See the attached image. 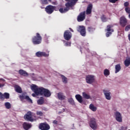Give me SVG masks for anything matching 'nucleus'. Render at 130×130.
I'll use <instances>...</instances> for the list:
<instances>
[{"instance_id": "864d4df0", "label": "nucleus", "mask_w": 130, "mask_h": 130, "mask_svg": "<svg viewBox=\"0 0 130 130\" xmlns=\"http://www.w3.org/2000/svg\"><path fill=\"white\" fill-rule=\"evenodd\" d=\"M41 9H43V8L41 7Z\"/></svg>"}, {"instance_id": "7c9ffc66", "label": "nucleus", "mask_w": 130, "mask_h": 130, "mask_svg": "<svg viewBox=\"0 0 130 130\" xmlns=\"http://www.w3.org/2000/svg\"><path fill=\"white\" fill-rule=\"evenodd\" d=\"M101 19L104 23L105 22H107V18L105 16L104 14L102 15L101 17Z\"/></svg>"}, {"instance_id": "ddd939ff", "label": "nucleus", "mask_w": 130, "mask_h": 130, "mask_svg": "<svg viewBox=\"0 0 130 130\" xmlns=\"http://www.w3.org/2000/svg\"><path fill=\"white\" fill-rule=\"evenodd\" d=\"M119 23L121 27H124L126 26V24H127V19H126V18H125L124 16H122L120 18Z\"/></svg>"}, {"instance_id": "f3484780", "label": "nucleus", "mask_w": 130, "mask_h": 130, "mask_svg": "<svg viewBox=\"0 0 130 130\" xmlns=\"http://www.w3.org/2000/svg\"><path fill=\"white\" fill-rule=\"evenodd\" d=\"M22 126L24 130H29L31 127H32V124L27 122H24L22 124Z\"/></svg>"}, {"instance_id": "2eb2a0df", "label": "nucleus", "mask_w": 130, "mask_h": 130, "mask_svg": "<svg viewBox=\"0 0 130 130\" xmlns=\"http://www.w3.org/2000/svg\"><path fill=\"white\" fill-rule=\"evenodd\" d=\"M89 125L92 129H97V123H96L95 119H91L89 122Z\"/></svg>"}, {"instance_id": "aec40b11", "label": "nucleus", "mask_w": 130, "mask_h": 130, "mask_svg": "<svg viewBox=\"0 0 130 130\" xmlns=\"http://www.w3.org/2000/svg\"><path fill=\"white\" fill-rule=\"evenodd\" d=\"M19 74L23 77H28V76H29L28 73L23 70H20L19 71Z\"/></svg>"}, {"instance_id": "9d476101", "label": "nucleus", "mask_w": 130, "mask_h": 130, "mask_svg": "<svg viewBox=\"0 0 130 130\" xmlns=\"http://www.w3.org/2000/svg\"><path fill=\"white\" fill-rule=\"evenodd\" d=\"M86 19V11L81 12L77 17L78 22H83Z\"/></svg>"}, {"instance_id": "37998d69", "label": "nucleus", "mask_w": 130, "mask_h": 130, "mask_svg": "<svg viewBox=\"0 0 130 130\" xmlns=\"http://www.w3.org/2000/svg\"><path fill=\"white\" fill-rule=\"evenodd\" d=\"M125 11L126 12H127L128 14L130 13V8L129 7H126L125 8Z\"/></svg>"}, {"instance_id": "9b49d317", "label": "nucleus", "mask_w": 130, "mask_h": 130, "mask_svg": "<svg viewBox=\"0 0 130 130\" xmlns=\"http://www.w3.org/2000/svg\"><path fill=\"white\" fill-rule=\"evenodd\" d=\"M33 115V113L31 111H28L27 112L26 114L24 115V118L28 121H34V119L32 117V115Z\"/></svg>"}, {"instance_id": "b1692460", "label": "nucleus", "mask_w": 130, "mask_h": 130, "mask_svg": "<svg viewBox=\"0 0 130 130\" xmlns=\"http://www.w3.org/2000/svg\"><path fill=\"white\" fill-rule=\"evenodd\" d=\"M14 88L16 92H17V93H22V88L19 85H15L14 86Z\"/></svg>"}, {"instance_id": "8fccbe9b", "label": "nucleus", "mask_w": 130, "mask_h": 130, "mask_svg": "<svg viewBox=\"0 0 130 130\" xmlns=\"http://www.w3.org/2000/svg\"><path fill=\"white\" fill-rule=\"evenodd\" d=\"M69 29H70V31L71 32H74V30H73V29H72L71 28H69Z\"/></svg>"}, {"instance_id": "de8ad7c7", "label": "nucleus", "mask_w": 130, "mask_h": 130, "mask_svg": "<svg viewBox=\"0 0 130 130\" xmlns=\"http://www.w3.org/2000/svg\"><path fill=\"white\" fill-rule=\"evenodd\" d=\"M53 124H54L55 125H57V124H58V122L57 120H54L53 121Z\"/></svg>"}, {"instance_id": "a18cd8bd", "label": "nucleus", "mask_w": 130, "mask_h": 130, "mask_svg": "<svg viewBox=\"0 0 130 130\" xmlns=\"http://www.w3.org/2000/svg\"><path fill=\"white\" fill-rule=\"evenodd\" d=\"M71 42H67L65 43L66 46H71Z\"/></svg>"}, {"instance_id": "ea45409f", "label": "nucleus", "mask_w": 130, "mask_h": 130, "mask_svg": "<svg viewBox=\"0 0 130 130\" xmlns=\"http://www.w3.org/2000/svg\"><path fill=\"white\" fill-rule=\"evenodd\" d=\"M130 30V24L126 25L125 27V31H129Z\"/></svg>"}, {"instance_id": "f8f14e48", "label": "nucleus", "mask_w": 130, "mask_h": 130, "mask_svg": "<svg viewBox=\"0 0 130 130\" xmlns=\"http://www.w3.org/2000/svg\"><path fill=\"white\" fill-rule=\"evenodd\" d=\"M19 98L21 100H25L26 101H28V102H30V103H33L32 100H31V99H30L29 96L26 95L25 93H22V94L20 95Z\"/></svg>"}, {"instance_id": "473e14b6", "label": "nucleus", "mask_w": 130, "mask_h": 130, "mask_svg": "<svg viewBox=\"0 0 130 130\" xmlns=\"http://www.w3.org/2000/svg\"><path fill=\"white\" fill-rule=\"evenodd\" d=\"M124 64L126 67H129L130 65V58L126 59L124 61Z\"/></svg>"}, {"instance_id": "6e6552de", "label": "nucleus", "mask_w": 130, "mask_h": 130, "mask_svg": "<svg viewBox=\"0 0 130 130\" xmlns=\"http://www.w3.org/2000/svg\"><path fill=\"white\" fill-rule=\"evenodd\" d=\"M39 129L41 130H49L50 129V126L47 123H41L39 126Z\"/></svg>"}, {"instance_id": "20e7f679", "label": "nucleus", "mask_w": 130, "mask_h": 130, "mask_svg": "<svg viewBox=\"0 0 130 130\" xmlns=\"http://www.w3.org/2000/svg\"><path fill=\"white\" fill-rule=\"evenodd\" d=\"M85 81L87 84L91 85L95 82V76L93 75H88L86 76Z\"/></svg>"}, {"instance_id": "39448f33", "label": "nucleus", "mask_w": 130, "mask_h": 130, "mask_svg": "<svg viewBox=\"0 0 130 130\" xmlns=\"http://www.w3.org/2000/svg\"><path fill=\"white\" fill-rule=\"evenodd\" d=\"M77 31L80 34L81 36L85 37L86 36V27L84 25H79L77 27Z\"/></svg>"}, {"instance_id": "c9c22d12", "label": "nucleus", "mask_w": 130, "mask_h": 130, "mask_svg": "<svg viewBox=\"0 0 130 130\" xmlns=\"http://www.w3.org/2000/svg\"><path fill=\"white\" fill-rule=\"evenodd\" d=\"M87 30L89 33H92L95 30V28H93L92 26H89L87 28Z\"/></svg>"}, {"instance_id": "bb28decb", "label": "nucleus", "mask_w": 130, "mask_h": 130, "mask_svg": "<svg viewBox=\"0 0 130 130\" xmlns=\"http://www.w3.org/2000/svg\"><path fill=\"white\" fill-rule=\"evenodd\" d=\"M61 77L62 78V82L64 84H68V78L62 75H61Z\"/></svg>"}, {"instance_id": "c756f323", "label": "nucleus", "mask_w": 130, "mask_h": 130, "mask_svg": "<svg viewBox=\"0 0 130 130\" xmlns=\"http://www.w3.org/2000/svg\"><path fill=\"white\" fill-rule=\"evenodd\" d=\"M89 109L92 110V111H96L97 110V108L95 106H94V105L93 104H90L89 105Z\"/></svg>"}, {"instance_id": "393cba45", "label": "nucleus", "mask_w": 130, "mask_h": 130, "mask_svg": "<svg viewBox=\"0 0 130 130\" xmlns=\"http://www.w3.org/2000/svg\"><path fill=\"white\" fill-rule=\"evenodd\" d=\"M115 74H117V73H118V72H119L120 70H121V67L120 66V64H116L115 67Z\"/></svg>"}, {"instance_id": "a211bd4d", "label": "nucleus", "mask_w": 130, "mask_h": 130, "mask_svg": "<svg viewBox=\"0 0 130 130\" xmlns=\"http://www.w3.org/2000/svg\"><path fill=\"white\" fill-rule=\"evenodd\" d=\"M103 92L105 96L106 99H107V100H110L111 99V96H110V94H111V93L110 92L105 89H104Z\"/></svg>"}, {"instance_id": "a19ab883", "label": "nucleus", "mask_w": 130, "mask_h": 130, "mask_svg": "<svg viewBox=\"0 0 130 130\" xmlns=\"http://www.w3.org/2000/svg\"><path fill=\"white\" fill-rule=\"evenodd\" d=\"M0 99L1 100H5V97H4V94L0 92Z\"/></svg>"}, {"instance_id": "4c0bfd02", "label": "nucleus", "mask_w": 130, "mask_h": 130, "mask_svg": "<svg viewBox=\"0 0 130 130\" xmlns=\"http://www.w3.org/2000/svg\"><path fill=\"white\" fill-rule=\"evenodd\" d=\"M3 82H5V80L3 79H0V88H2V87H4L5 86V84L3 83Z\"/></svg>"}, {"instance_id": "f704fd0d", "label": "nucleus", "mask_w": 130, "mask_h": 130, "mask_svg": "<svg viewBox=\"0 0 130 130\" xmlns=\"http://www.w3.org/2000/svg\"><path fill=\"white\" fill-rule=\"evenodd\" d=\"M104 76H109L110 75V72L108 70V69H105L104 71Z\"/></svg>"}, {"instance_id": "2f4dec72", "label": "nucleus", "mask_w": 130, "mask_h": 130, "mask_svg": "<svg viewBox=\"0 0 130 130\" xmlns=\"http://www.w3.org/2000/svg\"><path fill=\"white\" fill-rule=\"evenodd\" d=\"M68 102H69V103H70V104H71L73 106L75 105V101H74V100L73 99V98L69 99H68Z\"/></svg>"}, {"instance_id": "3c124183", "label": "nucleus", "mask_w": 130, "mask_h": 130, "mask_svg": "<svg viewBox=\"0 0 130 130\" xmlns=\"http://www.w3.org/2000/svg\"><path fill=\"white\" fill-rule=\"evenodd\" d=\"M128 18H129V19H130V13H129Z\"/></svg>"}, {"instance_id": "09e8293b", "label": "nucleus", "mask_w": 130, "mask_h": 130, "mask_svg": "<svg viewBox=\"0 0 130 130\" xmlns=\"http://www.w3.org/2000/svg\"><path fill=\"white\" fill-rule=\"evenodd\" d=\"M121 129L122 130H123V129H127V127H123V126H122L121 127Z\"/></svg>"}, {"instance_id": "49530a36", "label": "nucleus", "mask_w": 130, "mask_h": 130, "mask_svg": "<svg viewBox=\"0 0 130 130\" xmlns=\"http://www.w3.org/2000/svg\"><path fill=\"white\" fill-rule=\"evenodd\" d=\"M124 6L125 7H128V6H129V3H128V2H126L124 3Z\"/></svg>"}, {"instance_id": "dca6fc26", "label": "nucleus", "mask_w": 130, "mask_h": 130, "mask_svg": "<svg viewBox=\"0 0 130 130\" xmlns=\"http://www.w3.org/2000/svg\"><path fill=\"white\" fill-rule=\"evenodd\" d=\"M36 55L37 57H42V56H44V57H48V56H49V53L46 54L45 52L38 51L36 53Z\"/></svg>"}, {"instance_id": "f257e3e1", "label": "nucleus", "mask_w": 130, "mask_h": 130, "mask_svg": "<svg viewBox=\"0 0 130 130\" xmlns=\"http://www.w3.org/2000/svg\"><path fill=\"white\" fill-rule=\"evenodd\" d=\"M78 0H65V2L67 3L65 4V7L64 9L63 8H60L59 9V12L61 14H64V13H67V12H69L70 11V8H73L76 6V4L78 3Z\"/></svg>"}, {"instance_id": "5fc2aeb1", "label": "nucleus", "mask_w": 130, "mask_h": 130, "mask_svg": "<svg viewBox=\"0 0 130 130\" xmlns=\"http://www.w3.org/2000/svg\"><path fill=\"white\" fill-rule=\"evenodd\" d=\"M32 75H34V74H32Z\"/></svg>"}, {"instance_id": "f03ea898", "label": "nucleus", "mask_w": 130, "mask_h": 130, "mask_svg": "<svg viewBox=\"0 0 130 130\" xmlns=\"http://www.w3.org/2000/svg\"><path fill=\"white\" fill-rule=\"evenodd\" d=\"M39 92H37V94H40L41 96H44L46 98H48L51 96V92L44 87H40Z\"/></svg>"}, {"instance_id": "5701e85b", "label": "nucleus", "mask_w": 130, "mask_h": 130, "mask_svg": "<svg viewBox=\"0 0 130 130\" xmlns=\"http://www.w3.org/2000/svg\"><path fill=\"white\" fill-rule=\"evenodd\" d=\"M75 98L79 102V103H82L83 102V98L80 94H76L75 95Z\"/></svg>"}, {"instance_id": "6e6d98bb", "label": "nucleus", "mask_w": 130, "mask_h": 130, "mask_svg": "<svg viewBox=\"0 0 130 130\" xmlns=\"http://www.w3.org/2000/svg\"><path fill=\"white\" fill-rule=\"evenodd\" d=\"M128 130H130V129H128Z\"/></svg>"}, {"instance_id": "0eeeda50", "label": "nucleus", "mask_w": 130, "mask_h": 130, "mask_svg": "<svg viewBox=\"0 0 130 130\" xmlns=\"http://www.w3.org/2000/svg\"><path fill=\"white\" fill-rule=\"evenodd\" d=\"M72 36L73 34H72V32L70 31L69 30H67L64 32L63 38L65 40H67V41L71 40Z\"/></svg>"}, {"instance_id": "e433bc0d", "label": "nucleus", "mask_w": 130, "mask_h": 130, "mask_svg": "<svg viewBox=\"0 0 130 130\" xmlns=\"http://www.w3.org/2000/svg\"><path fill=\"white\" fill-rule=\"evenodd\" d=\"M41 5H48V1L47 0H40Z\"/></svg>"}, {"instance_id": "4be33fe9", "label": "nucleus", "mask_w": 130, "mask_h": 130, "mask_svg": "<svg viewBox=\"0 0 130 130\" xmlns=\"http://www.w3.org/2000/svg\"><path fill=\"white\" fill-rule=\"evenodd\" d=\"M57 97L59 100H64L66 99V96L63 95V93L61 92L58 93Z\"/></svg>"}, {"instance_id": "7ed1b4c3", "label": "nucleus", "mask_w": 130, "mask_h": 130, "mask_svg": "<svg viewBox=\"0 0 130 130\" xmlns=\"http://www.w3.org/2000/svg\"><path fill=\"white\" fill-rule=\"evenodd\" d=\"M31 41L35 45H38L42 42V37H41L40 34L37 32L36 36H35L32 38Z\"/></svg>"}, {"instance_id": "423d86ee", "label": "nucleus", "mask_w": 130, "mask_h": 130, "mask_svg": "<svg viewBox=\"0 0 130 130\" xmlns=\"http://www.w3.org/2000/svg\"><path fill=\"white\" fill-rule=\"evenodd\" d=\"M31 89L32 90V91H33V92H34L35 93H32L31 95L32 96V97H36V96H38L39 95H40V94H38L37 93H38L39 92V87H38V86L35 84H33L31 86Z\"/></svg>"}, {"instance_id": "1a4fd4ad", "label": "nucleus", "mask_w": 130, "mask_h": 130, "mask_svg": "<svg viewBox=\"0 0 130 130\" xmlns=\"http://www.w3.org/2000/svg\"><path fill=\"white\" fill-rule=\"evenodd\" d=\"M54 10H55V6L52 5H48L45 8V11L49 15L52 14Z\"/></svg>"}, {"instance_id": "cd10ccee", "label": "nucleus", "mask_w": 130, "mask_h": 130, "mask_svg": "<svg viewBox=\"0 0 130 130\" xmlns=\"http://www.w3.org/2000/svg\"><path fill=\"white\" fill-rule=\"evenodd\" d=\"M82 96L84 99H90L91 98V96L90 95L87 94L86 92H84L82 93Z\"/></svg>"}, {"instance_id": "412c9836", "label": "nucleus", "mask_w": 130, "mask_h": 130, "mask_svg": "<svg viewBox=\"0 0 130 130\" xmlns=\"http://www.w3.org/2000/svg\"><path fill=\"white\" fill-rule=\"evenodd\" d=\"M37 104L38 105H43L44 104V98L43 96L40 97L37 101Z\"/></svg>"}, {"instance_id": "c85d7f7f", "label": "nucleus", "mask_w": 130, "mask_h": 130, "mask_svg": "<svg viewBox=\"0 0 130 130\" xmlns=\"http://www.w3.org/2000/svg\"><path fill=\"white\" fill-rule=\"evenodd\" d=\"M5 106L6 109H10V108L12 107V105L9 102L5 103Z\"/></svg>"}, {"instance_id": "6ab92c4d", "label": "nucleus", "mask_w": 130, "mask_h": 130, "mask_svg": "<svg viewBox=\"0 0 130 130\" xmlns=\"http://www.w3.org/2000/svg\"><path fill=\"white\" fill-rule=\"evenodd\" d=\"M92 9H93V5L91 4H89L86 9V15H90L92 13Z\"/></svg>"}, {"instance_id": "58836bf2", "label": "nucleus", "mask_w": 130, "mask_h": 130, "mask_svg": "<svg viewBox=\"0 0 130 130\" xmlns=\"http://www.w3.org/2000/svg\"><path fill=\"white\" fill-rule=\"evenodd\" d=\"M37 115H38L39 116H43V112L42 111H37Z\"/></svg>"}, {"instance_id": "603ef678", "label": "nucleus", "mask_w": 130, "mask_h": 130, "mask_svg": "<svg viewBox=\"0 0 130 130\" xmlns=\"http://www.w3.org/2000/svg\"><path fill=\"white\" fill-rule=\"evenodd\" d=\"M49 2H51V0H48Z\"/></svg>"}, {"instance_id": "a878e982", "label": "nucleus", "mask_w": 130, "mask_h": 130, "mask_svg": "<svg viewBox=\"0 0 130 130\" xmlns=\"http://www.w3.org/2000/svg\"><path fill=\"white\" fill-rule=\"evenodd\" d=\"M112 27H113V25H108L107 26V31L108 32H114V30L112 28Z\"/></svg>"}, {"instance_id": "4468645a", "label": "nucleus", "mask_w": 130, "mask_h": 130, "mask_svg": "<svg viewBox=\"0 0 130 130\" xmlns=\"http://www.w3.org/2000/svg\"><path fill=\"white\" fill-rule=\"evenodd\" d=\"M115 119L118 122H122V116L119 112H116L114 113Z\"/></svg>"}, {"instance_id": "79ce46f5", "label": "nucleus", "mask_w": 130, "mask_h": 130, "mask_svg": "<svg viewBox=\"0 0 130 130\" xmlns=\"http://www.w3.org/2000/svg\"><path fill=\"white\" fill-rule=\"evenodd\" d=\"M111 34H112V32H111V31H108L106 34V37H109V36H110V35H111Z\"/></svg>"}, {"instance_id": "c03bdc74", "label": "nucleus", "mask_w": 130, "mask_h": 130, "mask_svg": "<svg viewBox=\"0 0 130 130\" xmlns=\"http://www.w3.org/2000/svg\"><path fill=\"white\" fill-rule=\"evenodd\" d=\"M118 0H109L110 3H112V4H115L116 2H118Z\"/></svg>"}, {"instance_id": "72a5a7b5", "label": "nucleus", "mask_w": 130, "mask_h": 130, "mask_svg": "<svg viewBox=\"0 0 130 130\" xmlns=\"http://www.w3.org/2000/svg\"><path fill=\"white\" fill-rule=\"evenodd\" d=\"M3 96L4 97V99H10V93L8 92H5L3 94Z\"/></svg>"}]
</instances>
